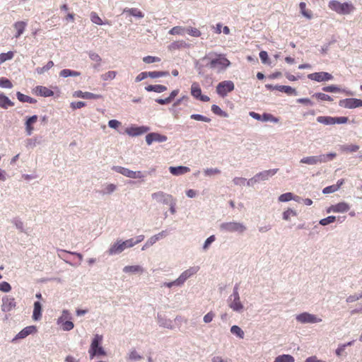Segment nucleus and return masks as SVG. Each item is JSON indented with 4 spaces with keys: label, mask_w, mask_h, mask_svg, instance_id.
I'll use <instances>...</instances> for the list:
<instances>
[{
    "label": "nucleus",
    "mask_w": 362,
    "mask_h": 362,
    "mask_svg": "<svg viewBox=\"0 0 362 362\" xmlns=\"http://www.w3.org/2000/svg\"><path fill=\"white\" fill-rule=\"evenodd\" d=\"M337 156L335 153H329L326 154H320L318 156H311L303 157L300 160V163L310 165H315L320 163H327L332 160Z\"/></svg>",
    "instance_id": "obj_1"
},
{
    "label": "nucleus",
    "mask_w": 362,
    "mask_h": 362,
    "mask_svg": "<svg viewBox=\"0 0 362 362\" xmlns=\"http://www.w3.org/2000/svg\"><path fill=\"white\" fill-rule=\"evenodd\" d=\"M103 336L98 334L94 335L92 339L88 353L90 358H93L95 356H105L106 351L102 346Z\"/></svg>",
    "instance_id": "obj_2"
},
{
    "label": "nucleus",
    "mask_w": 362,
    "mask_h": 362,
    "mask_svg": "<svg viewBox=\"0 0 362 362\" xmlns=\"http://www.w3.org/2000/svg\"><path fill=\"white\" fill-rule=\"evenodd\" d=\"M210 59L207 66L211 69H218L220 71L225 70L230 65V61L223 54H216V57L210 58L209 55L205 56L203 59Z\"/></svg>",
    "instance_id": "obj_3"
},
{
    "label": "nucleus",
    "mask_w": 362,
    "mask_h": 362,
    "mask_svg": "<svg viewBox=\"0 0 362 362\" xmlns=\"http://www.w3.org/2000/svg\"><path fill=\"white\" fill-rule=\"evenodd\" d=\"M239 285L236 284L233 290L232 294L228 298V305L233 311L241 313L243 310V305L240 301L238 292Z\"/></svg>",
    "instance_id": "obj_4"
},
{
    "label": "nucleus",
    "mask_w": 362,
    "mask_h": 362,
    "mask_svg": "<svg viewBox=\"0 0 362 362\" xmlns=\"http://www.w3.org/2000/svg\"><path fill=\"white\" fill-rule=\"evenodd\" d=\"M329 8L340 15L349 14L354 9L351 4L344 2L341 3L336 0H332L329 2Z\"/></svg>",
    "instance_id": "obj_5"
},
{
    "label": "nucleus",
    "mask_w": 362,
    "mask_h": 362,
    "mask_svg": "<svg viewBox=\"0 0 362 362\" xmlns=\"http://www.w3.org/2000/svg\"><path fill=\"white\" fill-rule=\"evenodd\" d=\"M246 226L240 222L230 221L221 223L220 230L226 233H243L246 230Z\"/></svg>",
    "instance_id": "obj_6"
},
{
    "label": "nucleus",
    "mask_w": 362,
    "mask_h": 362,
    "mask_svg": "<svg viewBox=\"0 0 362 362\" xmlns=\"http://www.w3.org/2000/svg\"><path fill=\"white\" fill-rule=\"evenodd\" d=\"M133 247L132 239H128L127 240H118L110 246L108 250V253L110 255H114L121 253L126 248Z\"/></svg>",
    "instance_id": "obj_7"
},
{
    "label": "nucleus",
    "mask_w": 362,
    "mask_h": 362,
    "mask_svg": "<svg viewBox=\"0 0 362 362\" xmlns=\"http://www.w3.org/2000/svg\"><path fill=\"white\" fill-rule=\"evenodd\" d=\"M235 85L232 81H223L217 85L216 93L219 96L224 98L228 93L233 91Z\"/></svg>",
    "instance_id": "obj_8"
},
{
    "label": "nucleus",
    "mask_w": 362,
    "mask_h": 362,
    "mask_svg": "<svg viewBox=\"0 0 362 362\" xmlns=\"http://www.w3.org/2000/svg\"><path fill=\"white\" fill-rule=\"evenodd\" d=\"M296 320L300 323L306 324V323H317L320 322L322 321L321 318L317 317L316 315L313 314H310L307 312L302 313L298 315H296Z\"/></svg>",
    "instance_id": "obj_9"
},
{
    "label": "nucleus",
    "mask_w": 362,
    "mask_h": 362,
    "mask_svg": "<svg viewBox=\"0 0 362 362\" xmlns=\"http://www.w3.org/2000/svg\"><path fill=\"white\" fill-rule=\"evenodd\" d=\"M339 105L347 109H354L362 107V100L355 98H345L339 100Z\"/></svg>",
    "instance_id": "obj_10"
},
{
    "label": "nucleus",
    "mask_w": 362,
    "mask_h": 362,
    "mask_svg": "<svg viewBox=\"0 0 362 362\" xmlns=\"http://www.w3.org/2000/svg\"><path fill=\"white\" fill-rule=\"evenodd\" d=\"M151 198L158 203L168 205L174 197L171 194H167L163 191H158L152 193Z\"/></svg>",
    "instance_id": "obj_11"
},
{
    "label": "nucleus",
    "mask_w": 362,
    "mask_h": 362,
    "mask_svg": "<svg viewBox=\"0 0 362 362\" xmlns=\"http://www.w3.org/2000/svg\"><path fill=\"white\" fill-rule=\"evenodd\" d=\"M310 80L317 82L329 81L333 79V76L325 71L314 72L308 75Z\"/></svg>",
    "instance_id": "obj_12"
},
{
    "label": "nucleus",
    "mask_w": 362,
    "mask_h": 362,
    "mask_svg": "<svg viewBox=\"0 0 362 362\" xmlns=\"http://www.w3.org/2000/svg\"><path fill=\"white\" fill-rule=\"evenodd\" d=\"M150 127L148 126L132 125L125 129V132L130 136H137L148 132Z\"/></svg>",
    "instance_id": "obj_13"
},
{
    "label": "nucleus",
    "mask_w": 362,
    "mask_h": 362,
    "mask_svg": "<svg viewBox=\"0 0 362 362\" xmlns=\"http://www.w3.org/2000/svg\"><path fill=\"white\" fill-rule=\"evenodd\" d=\"M191 94L195 99L202 102H208L210 100L209 96L202 94V89L197 82H194L191 86Z\"/></svg>",
    "instance_id": "obj_14"
},
{
    "label": "nucleus",
    "mask_w": 362,
    "mask_h": 362,
    "mask_svg": "<svg viewBox=\"0 0 362 362\" xmlns=\"http://www.w3.org/2000/svg\"><path fill=\"white\" fill-rule=\"evenodd\" d=\"M37 331V327L35 325L27 326L20 331L15 337L12 339V342H15L18 339H23L27 337L28 335L35 334Z\"/></svg>",
    "instance_id": "obj_15"
},
{
    "label": "nucleus",
    "mask_w": 362,
    "mask_h": 362,
    "mask_svg": "<svg viewBox=\"0 0 362 362\" xmlns=\"http://www.w3.org/2000/svg\"><path fill=\"white\" fill-rule=\"evenodd\" d=\"M168 140V137L165 135L159 134L158 132H151L146 136V141L148 146L153 142L162 143Z\"/></svg>",
    "instance_id": "obj_16"
},
{
    "label": "nucleus",
    "mask_w": 362,
    "mask_h": 362,
    "mask_svg": "<svg viewBox=\"0 0 362 362\" xmlns=\"http://www.w3.org/2000/svg\"><path fill=\"white\" fill-rule=\"evenodd\" d=\"M199 267H192L184 271L177 279L180 286L192 276L195 274L199 271Z\"/></svg>",
    "instance_id": "obj_17"
},
{
    "label": "nucleus",
    "mask_w": 362,
    "mask_h": 362,
    "mask_svg": "<svg viewBox=\"0 0 362 362\" xmlns=\"http://www.w3.org/2000/svg\"><path fill=\"white\" fill-rule=\"evenodd\" d=\"M168 233H169L168 231L165 230H162L161 232L158 233L156 235L151 236L146 241V243L144 245V246L141 248V250H145L146 248L153 245V244H155L157 241H158L161 238L166 237L168 235Z\"/></svg>",
    "instance_id": "obj_18"
},
{
    "label": "nucleus",
    "mask_w": 362,
    "mask_h": 362,
    "mask_svg": "<svg viewBox=\"0 0 362 362\" xmlns=\"http://www.w3.org/2000/svg\"><path fill=\"white\" fill-rule=\"evenodd\" d=\"M16 301L13 298L5 296L2 298L1 310L4 313L10 312L16 307Z\"/></svg>",
    "instance_id": "obj_19"
},
{
    "label": "nucleus",
    "mask_w": 362,
    "mask_h": 362,
    "mask_svg": "<svg viewBox=\"0 0 362 362\" xmlns=\"http://www.w3.org/2000/svg\"><path fill=\"white\" fill-rule=\"evenodd\" d=\"M278 168L263 170L262 172L257 173L255 176L259 182L261 181H266L268 180L272 176H274L278 172Z\"/></svg>",
    "instance_id": "obj_20"
},
{
    "label": "nucleus",
    "mask_w": 362,
    "mask_h": 362,
    "mask_svg": "<svg viewBox=\"0 0 362 362\" xmlns=\"http://www.w3.org/2000/svg\"><path fill=\"white\" fill-rule=\"evenodd\" d=\"M74 96L88 100H97L103 98L101 95L95 94L90 92H83L81 90L75 91L74 93Z\"/></svg>",
    "instance_id": "obj_21"
},
{
    "label": "nucleus",
    "mask_w": 362,
    "mask_h": 362,
    "mask_svg": "<svg viewBox=\"0 0 362 362\" xmlns=\"http://www.w3.org/2000/svg\"><path fill=\"white\" fill-rule=\"evenodd\" d=\"M157 321L160 327L170 329H173V321L167 318L164 315L158 313Z\"/></svg>",
    "instance_id": "obj_22"
},
{
    "label": "nucleus",
    "mask_w": 362,
    "mask_h": 362,
    "mask_svg": "<svg viewBox=\"0 0 362 362\" xmlns=\"http://www.w3.org/2000/svg\"><path fill=\"white\" fill-rule=\"evenodd\" d=\"M37 120V116L36 115H34L30 117H28L26 118L25 122V132L28 136H30L33 134V124H35Z\"/></svg>",
    "instance_id": "obj_23"
},
{
    "label": "nucleus",
    "mask_w": 362,
    "mask_h": 362,
    "mask_svg": "<svg viewBox=\"0 0 362 362\" xmlns=\"http://www.w3.org/2000/svg\"><path fill=\"white\" fill-rule=\"evenodd\" d=\"M42 304L40 301H35L33 305L32 318L34 321H39L42 318Z\"/></svg>",
    "instance_id": "obj_24"
},
{
    "label": "nucleus",
    "mask_w": 362,
    "mask_h": 362,
    "mask_svg": "<svg viewBox=\"0 0 362 362\" xmlns=\"http://www.w3.org/2000/svg\"><path fill=\"white\" fill-rule=\"evenodd\" d=\"M169 171L173 175L178 176V175H184V174L189 172L190 169H189V168H188L187 166H182V165L170 166L169 168Z\"/></svg>",
    "instance_id": "obj_25"
},
{
    "label": "nucleus",
    "mask_w": 362,
    "mask_h": 362,
    "mask_svg": "<svg viewBox=\"0 0 362 362\" xmlns=\"http://www.w3.org/2000/svg\"><path fill=\"white\" fill-rule=\"evenodd\" d=\"M112 170L119 173V174H122V175H124L127 177L132 178V177H133L134 171L132 170H129L127 168L119 166V165H113L112 167Z\"/></svg>",
    "instance_id": "obj_26"
},
{
    "label": "nucleus",
    "mask_w": 362,
    "mask_h": 362,
    "mask_svg": "<svg viewBox=\"0 0 362 362\" xmlns=\"http://www.w3.org/2000/svg\"><path fill=\"white\" fill-rule=\"evenodd\" d=\"M26 26L27 23L23 21H17L13 24V27L16 30V33L15 35L16 38H18L24 33Z\"/></svg>",
    "instance_id": "obj_27"
},
{
    "label": "nucleus",
    "mask_w": 362,
    "mask_h": 362,
    "mask_svg": "<svg viewBox=\"0 0 362 362\" xmlns=\"http://www.w3.org/2000/svg\"><path fill=\"white\" fill-rule=\"evenodd\" d=\"M35 89L37 94L42 97H50L54 95V92L45 86H37Z\"/></svg>",
    "instance_id": "obj_28"
},
{
    "label": "nucleus",
    "mask_w": 362,
    "mask_h": 362,
    "mask_svg": "<svg viewBox=\"0 0 362 362\" xmlns=\"http://www.w3.org/2000/svg\"><path fill=\"white\" fill-rule=\"evenodd\" d=\"M122 270L124 273L132 274L143 273L144 272V268L140 265L125 266Z\"/></svg>",
    "instance_id": "obj_29"
},
{
    "label": "nucleus",
    "mask_w": 362,
    "mask_h": 362,
    "mask_svg": "<svg viewBox=\"0 0 362 362\" xmlns=\"http://www.w3.org/2000/svg\"><path fill=\"white\" fill-rule=\"evenodd\" d=\"M167 87L163 85H148L145 87V90L148 92H156L158 93H163L167 90Z\"/></svg>",
    "instance_id": "obj_30"
},
{
    "label": "nucleus",
    "mask_w": 362,
    "mask_h": 362,
    "mask_svg": "<svg viewBox=\"0 0 362 362\" xmlns=\"http://www.w3.org/2000/svg\"><path fill=\"white\" fill-rule=\"evenodd\" d=\"M14 103L4 93H0V107L4 109H8V107H12Z\"/></svg>",
    "instance_id": "obj_31"
},
{
    "label": "nucleus",
    "mask_w": 362,
    "mask_h": 362,
    "mask_svg": "<svg viewBox=\"0 0 362 362\" xmlns=\"http://www.w3.org/2000/svg\"><path fill=\"white\" fill-rule=\"evenodd\" d=\"M334 208H335V209H334V213H344L349 210L350 206L349 205V204H347L344 202H339L337 204H334Z\"/></svg>",
    "instance_id": "obj_32"
},
{
    "label": "nucleus",
    "mask_w": 362,
    "mask_h": 362,
    "mask_svg": "<svg viewBox=\"0 0 362 362\" xmlns=\"http://www.w3.org/2000/svg\"><path fill=\"white\" fill-rule=\"evenodd\" d=\"M80 75H81V72L74 71V70H71V69H62L59 72V76L63 78H67L69 76L76 77V76H79Z\"/></svg>",
    "instance_id": "obj_33"
},
{
    "label": "nucleus",
    "mask_w": 362,
    "mask_h": 362,
    "mask_svg": "<svg viewBox=\"0 0 362 362\" xmlns=\"http://www.w3.org/2000/svg\"><path fill=\"white\" fill-rule=\"evenodd\" d=\"M16 96L18 100L21 103H28L31 104H34L37 103V100L28 95H24L21 92L16 93Z\"/></svg>",
    "instance_id": "obj_34"
},
{
    "label": "nucleus",
    "mask_w": 362,
    "mask_h": 362,
    "mask_svg": "<svg viewBox=\"0 0 362 362\" xmlns=\"http://www.w3.org/2000/svg\"><path fill=\"white\" fill-rule=\"evenodd\" d=\"M278 90L282 93H285L288 95H296L297 91L295 88L289 86L279 85L278 86Z\"/></svg>",
    "instance_id": "obj_35"
},
{
    "label": "nucleus",
    "mask_w": 362,
    "mask_h": 362,
    "mask_svg": "<svg viewBox=\"0 0 362 362\" xmlns=\"http://www.w3.org/2000/svg\"><path fill=\"white\" fill-rule=\"evenodd\" d=\"M189 45L184 40H178L172 42L169 46L168 48L170 50H175L179 49L183 47H188Z\"/></svg>",
    "instance_id": "obj_36"
},
{
    "label": "nucleus",
    "mask_w": 362,
    "mask_h": 362,
    "mask_svg": "<svg viewBox=\"0 0 362 362\" xmlns=\"http://www.w3.org/2000/svg\"><path fill=\"white\" fill-rule=\"evenodd\" d=\"M317 122L325 125H333V117L331 116H319L316 118Z\"/></svg>",
    "instance_id": "obj_37"
},
{
    "label": "nucleus",
    "mask_w": 362,
    "mask_h": 362,
    "mask_svg": "<svg viewBox=\"0 0 362 362\" xmlns=\"http://www.w3.org/2000/svg\"><path fill=\"white\" fill-rule=\"evenodd\" d=\"M170 75L168 71H148V76L151 78H156L159 77H165Z\"/></svg>",
    "instance_id": "obj_38"
},
{
    "label": "nucleus",
    "mask_w": 362,
    "mask_h": 362,
    "mask_svg": "<svg viewBox=\"0 0 362 362\" xmlns=\"http://www.w3.org/2000/svg\"><path fill=\"white\" fill-rule=\"evenodd\" d=\"M274 362H295V359L290 354H282L276 357Z\"/></svg>",
    "instance_id": "obj_39"
},
{
    "label": "nucleus",
    "mask_w": 362,
    "mask_h": 362,
    "mask_svg": "<svg viewBox=\"0 0 362 362\" xmlns=\"http://www.w3.org/2000/svg\"><path fill=\"white\" fill-rule=\"evenodd\" d=\"M340 150L343 152H349L354 153L356 152L359 149V146L356 144H351V145H341Z\"/></svg>",
    "instance_id": "obj_40"
},
{
    "label": "nucleus",
    "mask_w": 362,
    "mask_h": 362,
    "mask_svg": "<svg viewBox=\"0 0 362 362\" xmlns=\"http://www.w3.org/2000/svg\"><path fill=\"white\" fill-rule=\"evenodd\" d=\"M90 20L93 23H95L96 25H105V24L110 25L108 21H105V22L103 21V20L98 16V15L95 12H91Z\"/></svg>",
    "instance_id": "obj_41"
},
{
    "label": "nucleus",
    "mask_w": 362,
    "mask_h": 362,
    "mask_svg": "<svg viewBox=\"0 0 362 362\" xmlns=\"http://www.w3.org/2000/svg\"><path fill=\"white\" fill-rule=\"evenodd\" d=\"M211 111L214 114H215L218 116L223 117H228V114L226 112L222 110L221 109V107L217 105H211Z\"/></svg>",
    "instance_id": "obj_42"
},
{
    "label": "nucleus",
    "mask_w": 362,
    "mask_h": 362,
    "mask_svg": "<svg viewBox=\"0 0 362 362\" xmlns=\"http://www.w3.org/2000/svg\"><path fill=\"white\" fill-rule=\"evenodd\" d=\"M261 121L262 122H271L274 123H277L279 122V119L275 117L270 113L264 112L261 115Z\"/></svg>",
    "instance_id": "obj_43"
},
{
    "label": "nucleus",
    "mask_w": 362,
    "mask_h": 362,
    "mask_svg": "<svg viewBox=\"0 0 362 362\" xmlns=\"http://www.w3.org/2000/svg\"><path fill=\"white\" fill-rule=\"evenodd\" d=\"M230 332L240 339H243L245 334L242 329L238 325H233L230 327Z\"/></svg>",
    "instance_id": "obj_44"
},
{
    "label": "nucleus",
    "mask_w": 362,
    "mask_h": 362,
    "mask_svg": "<svg viewBox=\"0 0 362 362\" xmlns=\"http://www.w3.org/2000/svg\"><path fill=\"white\" fill-rule=\"evenodd\" d=\"M88 56L92 61L96 62L98 63V64H95L93 66L94 69H98V66H100V62L102 61L101 57L99 56L98 54L92 51H90L88 52Z\"/></svg>",
    "instance_id": "obj_45"
},
{
    "label": "nucleus",
    "mask_w": 362,
    "mask_h": 362,
    "mask_svg": "<svg viewBox=\"0 0 362 362\" xmlns=\"http://www.w3.org/2000/svg\"><path fill=\"white\" fill-rule=\"evenodd\" d=\"M186 28L182 26H175L169 30L170 35H184L185 34Z\"/></svg>",
    "instance_id": "obj_46"
},
{
    "label": "nucleus",
    "mask_w": 362,
    "mask_h": 362,
    "mask_svg": "<svg viewBox=\"0 0 362 362\" xmlns=\"http://www.w3.org/2000/svg\"><path fill=\"white\" fill-rule=\"evenodd\" d=\"M41 142L40 137H35L31 139H28L26 140V147L27 148H34L37 144H40Z\"/></svg>",
    "instance_id": "obj_47"
},
{
    "label": "nucleus",
    "mask_w": 362,
    "mask_h": 362,
    "mask_svg": "<svg viewBox=\"0 0 362 362\" xmlns=\"http://www.w3.org/2000/svg\"><path fill=\"white\" fill-rule=\"evenodd\" d=\"M322 90L329 93H341L342 89L336 85H329L324 86Z\"/></svg>",
    "instance_id": "obj_48"
},
{
    "label": "nucleus",
    "mask_w": 362,
    "mask_h": 362,
    "mask_svg": "<svg viewBox=\"0 0 362 362\" xmlns=\"http://www.w3.org/2000/svg\"><path fill=\"white\" fill-rule=\"evenodd\" d=\"M313 98L322 101H332L333 98L327 94L323 93H315L313 95Z\"/></svg>",
    "instance_id": "obj_49"
},
{
    "label": "nucleus",
    "mask_w": 362,
    "mask_h": 362,
    "mask_svg": "<svg viewBox=\"0 0 362 362\" xmlns=\"http://www.w3.org/2000/svg\"><path fill=\"white\" fill-rule=\"evenodd\" d=\"M53 66H54V62L52 61H49L47 63V64H45L44 66L37 67L35 71H37V73L38 74H42L45 71H47L48 70H49Z\"/></svg>",
    "instance_id": "obj_50"
},
{
    "label": "nucleus",
    "mask_w": 362,
    "mask_h": 362,
    "mask_svg": "<svg viewBox=\"0 0 362 362\" xmlns=\"http://www.w3.org/2000/svg\"><path fill=\"white\" fill-rule=\"evenodd\" d=\"M335 221H337V217L335 216H329L320 220L319 223L321 226H325L329 225V223H334Z\"/></svg>",
    "instance_id": "obj_51"
},
{
    "label": "nucleus",
    "mask_w": 362,
    "mask_h": 362,
    "mask_svg": "<svg viewBox=\"0 0 362 362\" xmlns=\"http://www.w3.org/2000/svg\"><path fill=\"white\" fill-rule=\"evenodd\" d=\"M190 118L192 119L202 121L204 122H210L211 121V119L209 117H207L200 114H192L190 115Z\"/></svg>",
    "instance_id": "obj_52"
},
{
    "label": "nucleus",
    "mask_w": 362,
    "mask_h": 362,
    "mask_svg": "<svg viewBox=\"0 0 362 362\" xmlns=\"http://www.w3.org/2000/svg\"><path fill=\"white\" fill-rule=\"evenodd\" d=\"M71 319L70 313L68 310H64L62 311V315L57 320V324L60 325L61 322H64L66 320H69Z\"/></svg>",
    "instance_id": "obj_53"
},
{
    "label": "nucleus",
    "mask_w": 362,
    "mask_h": 362,
    "mask_svg": "<svg viewBox=\"0 0 362 362\" xmlns=\"http://www.w3.org/2000/svg\"><path fill=\"white\" fill-rule=\"evenodd\" d=\"M126 11L128 12L131 16L138 18H142L144 16V13L136 8H129Z\"/></svg>",
    "instance_id": "obj_54"
},
{
    "label": "nucleus",
    "mask_w": 362,
    "mask_h": 362,
    "mask_svg": "<svg viewBox=\"0 0 362 362\" xmlns=\"http://www.w3.org/2000/svg\"><path fill=\"white\" fill-rule=\"evenodd\" d=\"M293 199V194L291 192H286L281 194L278 200L281 202H287L288 201L292 200Z\"/></svg>",
    "instance_id": "obj_55"
},
{
    "label": "nucleus",
    "mask_w": 362,
    "mask_h": 362,
    "mask_svg": "<svg viewBox=\"0 0 362 362\" xmlns=\"http://www.w3.org/2000/svg\"><path fill=\"white\" fill-rule=\"evenodd\" d=\"M142 358V356L135 350H132L128 356V360L131 361H136Z\"/></svg>",
    "instance_id": "obj_56"
},
{
    "label": "nucleus",
    "mask_w": 362,
    "mask_h": 362,
    "mask_svg": "<svg viewBox=\"0 0 362 362\" xmlns=\"http://www.w3.org/2000/svg\"><path fill=\"white\" fill-rule=\"evenodd\" d=\"M13 52L11 51H8L6 53H1L0 54V64L4 63V62L7 60H10L13 57Z\"/></svg>",
    "instance_id": "obj_57"
},
{
    "label": "nucleus",
    "mask_w": 362,
    "mask_h": 362,
    "mask_svg": "<svg viewBox=\"0 0 362 362\" xmlns=\"http://www.w3.org/2000/svg\"><path fill=\"white\" fill-rule=\"evenodd\" d=\"M0 87L4 88H11L13 87V84L9 79L1 77L0 78Z\"/></svg>",
    "instance_id": "obj_58"
},
{
    "label": "nucleus",
    "mask_w": 362,
    "mask_h": 362,
    "mask_svg": "<svg viewBox=\"0 0 362 362\" xmlns=\"http://www.w3.org/2000/svg\"><path fill=\"white\" fill-rule=\"evenodd\" d=\"M185 33H187V34H189V35H191L192 37H199L202 35L201 32L197 28H192V27L186 28Z\"/></svg>",
    "instance_id": "obj_59"
},
{
    "label": "nucleus",
    "mask_w": 362,
    "mask_h": 362,
    "mask_svg": "<svg viewBox=\"0 0 362 362\" xmlns=\"http://www.w3.org/2000/svg\"><path fill=\"white\" fill-rule=\"evenodd\" d=\"M12 223L16 226V228L21 232H24V225L21 220L16 217L12 220Z\"/></svg>",
    "instance_id": "obj_60"
},
{
    "label": "nucleus",
    "mask_w": 362,
    "mask_h": 362,
    "mask_svg": "<svg viewBox=\"0 0 362 362\" xmlns=\"http://www.w3.org/2000/svg\"><path fill=\"white\" fill-rule=\"evenodd\" d=\"M117 72L115 71H109L101 76L103 81L112 80L115 78Z\"/></svg>",
    "instance_id": "obj_61"
},
{
    "label": "nucleus",
    "mask_w": 362,
    "mask_h": 362,
    "mask_svg": "<svg viewBox=\"0 0 362 362\" xmlns=\"http://www.w3.org/2000/svg\"><path fill=\"white\" fill-rule=\"evenodd\" d=\"M62 325V329L64 330V331H70L74 327V323L70 320H66L65 322H61Z\"/></svg>",
    "instance_id": "obj_62"
},
{
    "label": "nucleus",
    "mask_w": 362,
    "mask_h": 362,
    "mask_svg": "<svg viewBox=\"0 0 362 362\" xmlns=\"http://www.w3.org/2000/svg\"><path fill=\"white\" fill-rule=\"evenodd\" d=\"M290 216H297V213L295 210H293L291 209H288L283 213V219L285 221L289 220Z\"/></svg>",
    "instance_id": "obj_63"
},
{
    "label": "nucleus",
    "mask_w": 362,
    "mask_h": 362,
    "mask_svg": "<svg viewBox=\"0 0 362 362\" xmlns=\"http://www.w3.org/2000/svg\"><path fill=\"white\" fill-rule=\"evenodd\" d=\"M259 58L262 61V62L264 64H269L270 65V61L268 57V54L266 51H261L259 54Z\"/></svg>",
    "instance_id": "obj_64"
}]
</instances>
